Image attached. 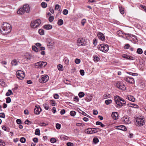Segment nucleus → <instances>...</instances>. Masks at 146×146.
Masks as SVG:
<instances>
[{
	"instance_id": "obj_58",
	"label": "nucleus",
	"mask_w": 146,
	"mask_h": 146,
	"mask_svg": "<svg viewBox=\"0 0 146 146\" xmlns=\"http://www.w3.org/2000/svg\"><path fill=\"white\" fill-rule=\"evenodd\" d=\"M80 74L82 76H84V70H81L80 71Z\"/></svg>"
},
{
	"instance_id": "obj_64",
	"label": "nucleus",
	"mask_w": 146,
	"mask_h": 146,
	"mask_svg": "<svg viewBox=\"0 0 146 146\" xmlns=\"http://www.w3.org/2000/svg\"><path fill=\"white\" fill-rule=\"evenodd\" d=\"M140 7H141L143 8L144 9L145 11L146 12V7L142 5H141Z\"/></svg>"
},
{
	"instance_id": "obj_34",
	"label": "nucleus",
	"mask_w": 146,
	"mask_h": 146,
	"mask_svg": "<svg viewBox=\"0 0 146 146\" xmlns=\"http://www.w3.org/2000/svg\"><path fill=\"white\" fill-rule=\"evenodd\" d=\"M85 95V94L83 92H81L79 93L78 96L80 98L83 97Z\"/></svg>"
},
{
	"instance_id": "obj_51",
	"label": "nucleus",
	"mask_w": 146,
	"mask_h": 146,
	"mask_svg": "<svg viewBox=\"0 0 146 146\" xmlns=\"http://www.w3.org/2000/svg\"><path fill=\"white\" fill-rule=\"evenodd\" d=\"M54 17L53 16H50L49 18V21L50 22H52L54 19Z\"/></svg>"
},
{
	"instance_id": "obj_21",
	"label": "nucleus",
	"mask_w": 146,
	"mask_h": 146,
	"mask_svg": "<svg viewBox=\"0 0 146 146\" xmlns=\"http://www.w3.org/2000/svg\"><path fill=\"white\" fill-rule=\"evenodd\" d=\"M47 42L48 43L47 46H52L54 45L53 41L50 39H47Z\"/></svg>"
},
{
	"instance_id": "obj_4",
	"label": "nucleus",
	"mask_w": 146,
	"mask_h": 146,
	"mask_svg": "<svg viewBox=\"0 0 146 146\" xmlns=\"http://www.w3.org/2000/svg\"><path fill=\"white\" fill-rule=\"evenodd\" d=\"M145 119L143 117H138L136 119V125L138 126H142L145 123Z\"/></svg>"
},
{
	"instance_id": "obj_23",
	"label": "nucleus",
	"mask_w": 146,
	"mask_h": 146,
	"mask_svg": "<svg viewBox=\"0 0 146 146\" xmlns=\"http://www.w3.org/2000/svg\"><path fill=\"white\" fill-rule=\"evenodd\" d=\"M43 106L44 107V109L47 110H50L49 105L46 104L45 103L43 104Z\"/></svg>"
},
{
	"instance_id": "obj_27",
	"label": "nucleus",
	"mask_w": 146,
	"mask_h": 146,
	"mask_svg": "<svg viewBox=\"0 0 146 146\" xmlns=\"http://www.w3.org/2000/svg\"><path fill=\"white\" fill-rule=\"evenodd\" d=\"M93 58L94 61L97 62H98L100 58L97 56H94Z\"/></svg>"
},
{
	"instance_id": "obj_40",
	"label": "nucleus",
	"mask_w": 146,
	"mask_h": 146,
	"mask_svg": "<svg viewBox=\"0 0 146 146\" xmlns=\"http://www.w3.org/2000/svg\"><path fill=\"white\" fill-rule=\"evenodd\" d=\"M35 134L36 135H40V130L39 129H36L35 130Z\"/></svg>"
},
{
	"instance_id": "obj_29",
	"label": "nucleus",
	"mask_w": 146,
	"mask_h": 146,
	"mask_svg": "<svg viewBox=\"0 0 146 146\" xmlns=\"http://www.w3.org/2000/svg\"><path fill=\"white\" fill-rule=\"evenodd\" d=\"M11 64L12 66H16L17 64V62L15 59L13 60L11 62Z\"/></svg>"
},
{
	"instance_id": "obj_45",
	"label": "nucleus",
	"mask_w": 146,
	"mask_h": 146,
	"mask_svg": "<svg viewBox=\"0 0 146 146\" xmlns=\"http://www.w3.org/2000/svg\"><path fill=\"white\" fill-rule=\"evenodd\" d=\"M75 62L76 64H78L80 62V60L78 58H76L75 60Z\"/></svg>"
},
{
	"instance_id": "obj_60",
	"label": "nucleus",
	"mask_w": 146,
	"mask_h": 146,
	"mask_svg": "<svg viewBox=\"0 0 146 146\" xmlns=\"http://www.w3.org/2000/svg\"><path fill=\"white\" fill-rule=\"evenodd\" d=\"M86 20L85 19H84L82 20L81 24L83 26H84L85 23H86Z\"/></svg>"
},
{
	"instance_id": "obj_25",
	"label": "nucleus",
	"mask_w": 146,
	"mask_h": 146,
	"mask_svg": "<svg viewBox=\"0 0 146 146\" xmlns=\"http://www.w3.org/2000/svg\"><path fill=\"white\" fill-rule=\"evenodd\" d=\"M40 68L44 67L47 65V62H44L40 61Z\"/></svg>"
},
{
	"instance_id": "obj_26",
	"label": "nucleus",
	"mask_w": 146,
	"mask_h": 146,
	"mask_svg": "<svg viewBox=\"0 0 146 146\" xmlns=\"http://www.w3.org/2000/svg\"><path fill=\"white\" fill-rule=\"evenodd\" d=\"M11 94H13V93L10 90H8V92L6 94V95L7 96H9Z\"/></svg>"
},
{
	"instance_id": "obj_28",
	"label": "nucleus",
	"mask_w": 146,
	"mask_h": 146,
	"mask_svg": "<svg viewBox=\"0 0 146 146\" xmlns=\"http://www.w3.org/2000/svg\"><path fill=\"white\" fill-rule=\"evenodd\" d=\"M58 69L60 71H62L63 70V66L61 64H58L57 66Z\"/></svg>"
},
{
	"instance_id": "obj_12",
	"label": "nucleus",
	"mask_w": 146,
	"mask_h": 146,
	"mask_svg": "<svg viewBox=\"0 0 146 146\" xmlns=\"http://www.w3.org/2000/svg\"><path fill=\"white\" fill-rule=\"evenodd\" d=\"M98 49L104 52H107L109 49V46H98Z\"/></svg>"
},
{
	"instance_id": "obj_17",
	"label": "nucleus",
	"mask_w": 146,
	"mask_h": 146,
	"mask_svg": "<svg viewBox=\"0 0 146 146\" xmlns=\"http://www.w3.org/2000/svg\"><path fill=\"white\" fill-rule=\"evenodd\" d=\"M111 115L112 118L114 120H116L118 119V113L117 112H113Z\"/></svg>"
},
{
	"instance_id": "obj_43",
	"label": "nucleus",
	"mask_w": 146,
	"mask_h": 146,
	"mask_svg": "<svg viewBox=\"0 0 146 146\" xmlns=\"http://www.w3.org/2000/svg\"><path fill=\"white\" fill-rule=\"evenodd\" d=\"M2 129L5 131H6L8 132H9V130L8 129L7 127L3 125L2 126Z\"/></svg>"
},
{
	"instance_id": "obj_62",
	"label": "nucleus",
	"mask_w": 146,
	"mask_h": 146,
	"mask_svg": "<svg viewBox=\"0 0 146 146\" xmlns=\"http://www.w3.org/2000/svg\"><path fill=\"white\" fill-rule=\"evenodd\" d=\"M16 122L18 124H20L22 123L20 119H18L16 120Z\"/></svg>"
},
{
	"instance_id": "obj_11",
	"label": "nucleus",
	"mask_w": 146,
	"mask_h": 146,
	"mask_svg": "<svg viewBox=\"0 0 146 146\" xmlns=\"http://www.w3.org/2000/svg\"><path fill=\"white\" fill-rule=\"evenodd\" d=\"M121 119L122 121L125 124H127L131 123L130 118L127 116L124 117Z\"/></svg>"
},
{
	"instance_id": "obj_47",
	"label": "nucleus",
	"mask_w": 146,
	"mask_h": 146,
	"mask_svg": "<svg viewBox=\"0 0 146 146\" xmlns=\"http://www.w3.org/2000/svg\"><path fill=\"white\" fill-rule=\"evenodd\" d=\"M62 13L64 15H66L68 14V11L67 9H64Z\"/></svg>"
},
{
	"instance_id": "obj_20",
	"label": "nucleus",
	"mask_w": 146,
	"mask_h": 146,
	"mask_svg": "<svg viewBox=\"0 0 146 146\" xmlns=\"http://www.w3.org/2000/svg\"><path fill=\"white\" fill-rule=\"evenodd\" d=\"M24 56L26 59L28 60H30L32 57L31 55L28 53H26L24 55Z\"/></svg>"
},
{
	"instance_id": "obj_53",
	"label": "nucleus",
	"mask_w": 146,
	"mask_h": 146,
	"mask_svg": "<svg viewBox=\"0 0 146 146\" xmlns=\"http://www.w3.org/2000/svg\"><path fill=\"white\" fill-rule=\"evenodd\" d=\"M11 102V99L10 97H7L6 98V102L7 103H10Z\"/></svg>"
},
{
	"instance_id": "obj_30",
	"label": "nucleus",
	"mask_w": 146,
	"mask_h": 146,
	"mask_svg": "<svg viewBox=\"0 0 146 146\" xmlns=\"http://www.w3.org/2000/svg\"><path fill=\"white\" fill-rule=\"evenodd\" d=\"M40 62L36 63L35 64V67L36 68H40Z\"/></svg>"
},
{
	"instance_id": "obj_39",
	"label": "nucleus",
	"mask_w": 146,
	"mask_h": 146,
	"mask_svg": "<svg viewBox=\"0 0 146 146\" xmlns=\"http://www.w3.org/2000/svg\"><path fill=\"white\" fill-rule=\"evenodd\" d=\"M105 102L106 105H108L111 103L112 100H106L105 101Z\"/></svg>"
},
{
	"instance_id": "obj_59",
	"label": "nucleus",
	"mask_w": 146,
	"mask_h": 146,
	"mask_svg": "<svg viewBox=\"0 0 146 146\" xmlns=\"http://www.w3.org/2000/svg\"><path fill=\"white\" fill-rule=\"evenodd\" d=\"M66 145L67 146H73L74 145V144L72 143L68 142L67 143Z\"/></svg>"
},
{
	"instance_id": "obj_44",
	"label": "nucleus",
	"mask_w": 146,
	"mask_h": 146,
	"mask_svg": "<svg viewBox=\"0 0 146 146\" xmlns=\"http://www.w3.org/2000/svg\"><path fill=\"white\" fill-rule=\"evenodd\" d=\"M127 73L133 76H137L138 75V74L137 73L129 72H128Z\"/></svg>"
},
{
	"instance_id": "obj_48",
	"label": "nucleus",
	"mask_w": 146,
	"mask_h": 146,
	"mask_svg": "<svg viewBox=\"0 0 146 146\" xmlns=\"http://www.w3.org/2000/svg\"><path fill=\"white\" fill-rule=\"evenodd\" d=\"M119 10L120 13L122 14H123L124 13V12L123 9L122 7H119Z\"/></svg>"
},
{
	"instance_id": "obj_41",
	"label": "nucleus",
	"mask_w": 146,
	"mask_h": 146,
	"mask_svg": "<svg viewBox=\"0 0 146 146\" xmlns=\"http://www.w3.org/2000/svg\"><path fill=\"white\" fill-rule=\"evenodd\" d=\"M64 61L66 64L68 65L69 64V60L67 58H65L64 59Z\"/></svg>"
},
{
	"instance_id": "obj_1",
	"label": "nucleus",
	"mask_w": 146,
	"mask_h": 146,
	"mask_svg": "<svg viewBox=\"0 0 146 146\" xmlns=\"http://www.w3.org/2000/svg\"><path fill=\"white\" fill-rule=\"evenodd\" d=\"M11 27L10 24L7 23H4L1 26L0 31L3 35H6L9 33L11 31Z\"/></svg>"
},
{
	"instance_id": "obj_24",
	"label": "nucleus",
	"mask_w": 146,
	"mask_h": 146,
	"mask_svg": "<svg viewBox=\"0 0 146 146\" xmlns=\"http://www.w3.org/2000/svg\"><path fill=\"white\" fill-rule=\"evenodd\" d=\"M122 57L123 58H126L127 59L129 60H131L132 59H131V58H132V57L131 56H129L128 55H126L125 54H123L122 55Z\"/></svg>"
},
{
	"instance_id": "obj_10",
	"label": "nucleus",
	"mask_w": 146,
	"mask_h": 146,
	"mask_svg": "<svg viewBox=\"0 0 146 146\" xmlns=\"http://www.w3.org/2000/svg\"><path fill=\"white\" fill-rule=\"evenodd\" d=\"M86 42L84 39L80 38L77 40V44L78 46H83L86 45Z\"/></svg>"
},
{
	"instance_id": "obj_14",
	"label": "nucleus",
	"mask_w": 146,
	"mask_h": 146,
	"mask_svg": "<svg viewBox=\"0 0 146 146\" xmlns=\"http://www.w3.org/2000/svg\"><path fill=\"white\" fill-rule=\"evenodd\" d=\"M125 80L127 82L133 84L134 83V79L132 78L129 77H127L125 78Z\"/></svg>"
},
{
	"instance_id": "obj_36",
	"label": "nucleus",
	"mask_w": 146,
	"mask_h": 146,
	"mask_svg": "<svg viewBox=\"0 0 146 146\" xmlns=\"http://www.w3.org/2000/svg\"><path fill=\"white\" fill-rule=\"evenodd\" d=\"M99 141L98 139L96 137L94 138L93 140V142L95 144L98 142Z\"/></svg>"
},
{
	"instance_id": "obj_16",
	"label": "nucleus",
	"mask_w": 146,
	"mask_h": 146,
	"mask_svg": "<svg viewBox=\"0 0 146 146\" xmlns=\"http://www.w3.org/2000/svg\"><path fill=\"white\" fill-rule=\"evenodd\" d=\"M116 129H119L123 131H126L127 129L126 127L123 125H120L118 126H116L115 127Z\"/></svg>"
},
{
	"instance_id": "obj_9",
	"label": "nucleus",
	"mask_w": 146,
	"mask_h": 146,
	"mask_svg": "<svg viewBox=\"0 0 146 146\" xmlns=\"http://www.w3.org/2000/svg\"><path fill=\"white\" fill-rule=\"evenodd\" d=\"M116 86L120 89L122 90H125L126 89V87L125 85L122 83L118 81L116 83Z\"/></svg>"
},
{
	"instance_id": "obj_49",
	"label": "nucleus",
	"mask_w": 146,
	"mask_h": 146,
	"mask_svg": "<svg viewBox=\"0 0 146 146\" xmlns=\"http://www.w3.org/2000/svg\"><path fill=\"white\" fill-rule=\"evenodd\" d=\"M5 145V143L3 141L0 139V146H4Z\"/></svg>"
},
{
	"instance_id": "obj_19",
	"label": "nucleus",
	"mask_w": 146,
	"mask_h": 146,
	"mask_svg": "<svg viewBox=\"0 0 146 146\" xmlns=\"http://www.w3.org/2000/svg\"><path fill=\"white\" fill-rule=\"evenodd\" d=\"M43 27L44 29L46 30H49L52 29V25H44Z\"/></svg>"
},
{
	"instance_id": "obj_5",
	"label": "nucleus",
	"mask_w": 146,
	"mask_h": 146,
	"mask_svg": "<svg viewBox=\"0 0 146 146\" xmlns=\"http://www.w3.org/2000/svg\"><path fill=\"white\" fill-rule=\"evenodd\" d=\"M41 23V21L40 20L37 19L36 20L32 21L30 27L33 29L36 28L39 26Z\"/></svg>"
},
{
	"instance_id": "obj_54",
	"label": "nucleus",
	"mask_w": 146,
	"mask_h": 146,
	"mask_svg": "<svg viewBox=\"0 0 146 146\" xmlns=\"http://www.w3.org/2000/svg\"><path fill=\"white\" fill-rule=\"evenodd\" d=\"M25 124L28 125L31 124L32 122L29 121L28 119H27L25 122Z\"/></svg>"
},
{
	"instance_id": "obj_31",
	"label": "nucleus",
	"mask_w": 146,
	"mask_h": 146,
	"mask_svg": "<svg viewBox=\"0 0 146 146\" xmlns=\"http://www.w3.org/2000/svg\"><path fill=\"white\" fill-rule=\"evenodd\" d=\"M60 26H61L63 24V21L62 19H59L57 23Z\"/></svg>"
},
{
	"instance_id": "obj_8",
	"label": "nucleus",
	"mask_w": 146,
	"mask_h": 146,
	"mask_svg": "<svg viewBox=\"0 0 146 146\" xmlns=\"http://www.w3.org/2000/svg\"><path fill=\"white\" fill-rule=\"evenodd\" d=\"M125 36V37L127 40L131 39V38H132L134 42H136L138 40L136 36L135 35L128 34H126Z\"/></svg>"
},
{
	"instance_id": "obj_61",
	"label": "nucleus",
	"mask_w": 146,
	"mask_h": 146,
	"mask_svg": "<svg viewBox=\"0 0 146 146\" xmlns=\"http://www.w3.org/2000/svg\"><path fill=\"white\" fill-rule=\"evenodd\" d=\"M60 7V5H59L56 4L55 6V9L56 10H58Z\"/></svg>"
},
{
	"instance_id": "obj_6",
	"label": "nucleus",
	"mask_w": 146,
	"mask_h": 146,
	"mask_svg": "<svg viewBox=\"0 0 146 146\" xmlns=\"http://www.w3.org/2000/svg\"><path fill=\"white\" fill-rule=\"evenodd\" d=\"M16 74L17 78L21 80H23L25 77V72L21 70L17 71Z\"/></svg>"
},
{
	"instance_id": "obj_42",
	"label": "nucleus",
	"mask_w": 146,
	"mask_h": 146,
	"mask_svg": "<svg viewBox=\"0 0 146 146\" xmlns=\"http://www.w3.org/2000/svg\"><path fill=\"white\" fill-rule=\"evenodd\" d=\"M20 141L22 143H25L26 141V139L25 138L22 137L20 139Z\"/></svg>"
},
{
	"instance_id": "obj_38",
	"label": "nucleus",
	"mask_w": 146,
	"mask_h": 146,
	"mask_svg": "<svg viewBox=\"0 0 146 146\" xmlns=\"http://www.w3.org/2000/svg\"><path fill=\"white\" fill-rule=\"evenodd\" d=\"M137 52L139 54H141L143 53V50L141 48H138L137 51Z\"/></svg>"
},
{
	"instance_id": "obj_46",
	"label": "nucleus",
	"mask_w": 146,
	"mask_h": 146,
	"mask_svg": "<svg viewBox=\"0 0 146 146\" xmlns=\"http://www.w3.org/2000/svg\"><path fill=\"white\" fill-rule=\"evenodd\" d=\"M61 138L62 139L64 140H66L68 139V137L65 135L63 136H62L61 137Z\"/></svg>"
},
{
	"instance_id": "obj_33",
	"label": "nucleus",
	"mask_w": 146,
	"mask_h": 146,
	"mask_svg": "<svg viewBox=\"0 0 146 146\" xmlns=\"http://www.w3.org/2000/svg\"><path fill=\"white\" fill-rule=\"evenodd\" d=\"M39 33L41 35H43L44 34V31L42 29H39L38 31Z\"/></svg>"
},
{
	"instance_id": "obj_15",
	"label": "nucleus",
	"mask_w": 146,
	"mask_h": 146,
	"mask_svg": "<svg viewBox=\"0 0 146 146\" xmlns=\"http://www.w3.org/2000/svg\"><path fill=\"white\" fill-rule=\"evenodd\" d=\"M97 35L99 38L101 40L104 41L105 40L104 35L102 33L100 32H98Z\"/></svg>"
},
{
	"instance_id": "obj_35",
	"label": "nucleus",
	"mask_w": 146,
	"mask_h": 146,
	"mask_svg": "<svg viewBox=\"0 0 146 146\" xmlns=\"http://www.w3.org/2000/svg\"><path fill=\"white\" fill-rule=\"evenodd\" d=\"M41 5L42 7L45 8L47 6V4L44 2H42L41 3Z\"/></svg>"
},
{
	"instance_id": "obj_57",
	"label": "nucleus",
	"mask_w": 146,
	"mask_h": 146,
	"mask_svg": "<svg viewBox=\"0 0 146 146\" xmlns=\"http://www.w3.org/2000/svg\"><path fill=\"white\" fill-rule=\"evenodd\" d=\"M76 126H83L85 125L84 124L81 123H77L76 124Z\"/></svg>"
},
{
	"instance_id": "obj_63",
	"label": "nucleus",
	"mask_w": 146,
	"mask_h": 146,
	"mask_svg": "<svg viewBox=\"0 0 146 146\" xmlns=\"http://www.w3.org/2000/svg\"><path fill=\"white\" fill-rule=\"evenodd\" d=\"M59 98V96L57 94H55L54 95V98L55 99H58Z\"/></svg>"
},
{
	"instance_id": "obj_22",
	"label": "nucleus",
	"mask_w": 146,
	"mask_h": 146,
	"mask_svg": "<svg viewBox=\"0 0 146 146\" xmlns=\"http://www.w3.org/2000/svg\"><path fill=\"white\" fill-rule=\"evenodd\" d=\"M85 133H86L90 134H92V130L91 128H89L86 129L85 131Z\"/></svg>"
},
{
	"instance_id": "obj_3",
	"label": "nucleus",
	"mask_w": 146,
	"mask_h": 146,
	"mask_svg": "<svg viewBox=\"0 0 146 146\" xmlns=\"http://www.w3.org/2000/svg\"><path fill=\"white\" fill-rule=\"evenodd\" d=\"M114 100L117 105L120 107H122L123 105L125 104L126 103L124 99L118 96L115 97Z\"/></svg>"
},
{
	"instance_id": "obj_56",
	"label": "nucleus",
	"mask_w": 146,
	"mask_h": 146,
	"mask_svg": "<svg viewBox=\"0 0 146 146\" xmlns=\"http://www.w3.org/2000/svg\"><path fill=\"white\" fill-rule=\"evenodd\" d=\"M109 96H110V95L109 94H108V95L107 94H105L104 95L103 97H104V98L106 99V98H109Z\"/></svg>"
},
{
	"instance_id": "obj_52",
	"label": "nucleus",
	"mask_w": 146,
	"mask_h": 146,
	"mask_svg": "<svg viewBox=\"0 0 146 146\" xmlns=\"http://www.w3.org/2000/svg\"><path fill=\"white\" fill-rule=\"evenodd\" d=\"M56 127L57 129H60L61 127V125L60 124L57 123L56 124Z\"/></svg>"
},
{
	"instance_id": "obj_50",
	"label": "nucleus",
	"mask_w": 146,
	"mask_h": 146,
	"mask_svg": "<svg viewBox=\"0 0 146 146\" xmlns=\"http://www.w3.org/2000/svg\"><path fill=\"white\" fill-rule=\"evenodd\" d=\"M50 141L51 143H54L56 142V140L55 138H52L50 139Z\"/></svg>"
},
{
	"instance_id": "obj_37",
	"label": "nucleus",
	"mask_w": 146,
	"mask_h": 146,
	"mask_svg": "<svg viewBox=\"0 0 146 146\" xmlns=\"http://www.w3.org/2000/svg\"><path fill=\"white\" fill-rule=\"evenodd\" d=\"M76 114V112L74 111H72L70 112V115L73 117Z\"/></svg>"
},
{
	"instance_id": "obj_13",
	"label": "nucleus",
	"mask_w": 146,
	"mask_h": 146,
	"mask_svg": "<svg viewBox=\"0 0 146 146\" xmlns=\"http://www.w3.org/2000/svg\"><path fill=\"white\" fill-rule=\"evenodd\" d=\"M41 111L42 109L39 106H35V108L34 110V112L35 114H39Z\"/></svg>"
},
{
	"instance_id": "obj_18",
	"label": "nucleus",
	"mask_w": 146,
	"mask_h": 146,
	"mask_svg": "<svg viewBox=\"0 0 146 146\" xmlns=\"http://www.w3.org/2000/svg\"><path fill=\"white\" fill-rule=\"evenodd\" d=\"M129 101L134 102L135 101V99L134 98V97L131 95H128L126 98Z\"/></svg>"
},
{
	"instance_id": "obj_32",
	"label": "nucleus",
	"mask_w": 146,
	"mask_h": 146,
	"mask_svg": "<svg viewBox=\"0 0 146 146\" xmlns=\"http://www.w3.org/2000/svg\"><path fill=\"white\" fill-rule=\"evenodd\" d=\"M32 49L36 52H38V48L36 46H32Z\"/></svg>"
},
{
	"instance_id": "obj_2",
	"label": "nucleus",
	"mask_w": 146,
	"mask_h": 146,
	"mask_svg": "<svg viewBox=\"0 0 146 146\" xmlns=\"http://www.w3.org/2000/svg\"><path fill=\"white\" fill-rule=\"evenodd\" d=\"M30 10L29 5L27 4H25L23 5L22 7L20 8L17 11L18 14L22 15L25 12L28 13Z\"/></svg>"
},
{
	"instance_id": "obj_55",
	"label": "nucleus",
	"mask_w": 146,
	"mask_h": 146,
	"mask_svg": "<svg viewBox=\"0 0 146 146\" xmlns=\"http://www.w3.org/2000/svg\"><path fill=\"white\" fill-rule=\"evenodd\" d=\"M0 117L4 118L5 117V115L4 113H0Z\"/></svg>"
},
{
	"instance_id": "obj_7",
	"label": "nucleus",
	"mask_w": 146,
	"mask_h": 146,
	"mask_svg": "<svg viewBox=\"0 0 146 146\" xmlns=\"http://www.w3.org/2000/svg\"><path fill=\"white\" fill-rule=\"evenodd\" d=\"M49 76L47 75H42L39 79V82L41 83H44L47 82L49 79Z\"/></svg>"
}]
</instances>
